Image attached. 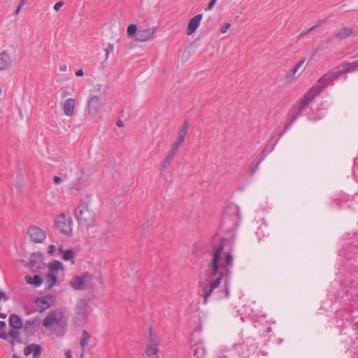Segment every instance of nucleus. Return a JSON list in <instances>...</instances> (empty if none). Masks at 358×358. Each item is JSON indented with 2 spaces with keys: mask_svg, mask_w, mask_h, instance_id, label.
<instances>
[{
  "mask_svg": "<svg viewBox=\"0 0 358 358\" xmlns=\"http://www.w3.org/2000/svg\"><path fill=\"white\" fill-rule=\"evenodd\" d=\"M101 106L102 103L100 98L96 95L90 94L87 103L88 114L92 117H94L100 110Z\"/></svg>",
  "mask_w": 358,
  "mask_h": 358,
  "instance_id": "8",
  "label": "nucleus"
},
{
  "mask_svg": "<svg viewBox=\"0 0 358 358\" xmlns=\"http://www.w3.org/2000/svg\"><path fill=\"white\" fill-rule=\"evenodd\" d=\"M88 302L85 299H80L76 306V314L74 317L75 323L77 325H83L85 323L88 315Z\"/></svg>",
  "mask_w": 358,
  "mask_h": 358,
  "instance_id": "5",
  "label": "nucleus"
},
{
  "mask_svg": "<svg viewBox=\"0 0 358 358\" xmlns=\"http://www.w3.org/2000/svg\"><path fill=\"white\" fill-rule=\"evenodd\" d=\"M55 185H59L62 182V178L59 176H55L53 178Z\"/></svg>",
  "mask_w": 358,
  "mask_h": 358,
  "instance_id": "42",
  "label": "nucleus"
},
{
  "mask_svg": "<svg viewBox=\"0 0 358 358\" xmlns=\"http://www.w3.org/2000/svg\"><path fill=\"white\" fill-rule=\"evenodd\" d=\"M65 355L67 358H71V352L70 350H68L65 352Z\"/></svg>",
  "mask_w": 358,
  "mask_h": 358,
  "instance_id": "54",
  "label": "nucleus"
},
{
  "mask_svg": "<svg viewBox=\"0 0 358 358\" xmlns=\"http://www.w3.org/2000/svg\"><path fill=\"white\" fill-rule=\"evenodd\" d=\"M64 5V3L63 1H58L57 3H56L54 6V10H56V11H58L59 10V9L62 8V6Z\"/></svg>",
  "mask_w": 358,
  "mask_h": 358,
  "instance_id": "39",
  "label": "nucleus"
},
{
  "mask_svg": "<svg viewBox=\"0 0 358 358\" xmlns=\"http://www.w3.org/2000/svg\"><path fill=\"white\" fill-rule=\"evenodd\" d=\"M192 350L196 358H202L206 355V348L202 343L194 344L192 347Z\"/></svg>",
  "mask_w": 358,
  "mask_h": 358,
  "instance_id": "24",
  "label": "nucleus"
},
{
  "mask_svg": "<svg viewBox=\"0 0 358 358\" xmlns=\"http://www.w3.org/2000/svg\"><path fill=\"white\" fill-rule=\"evenodd\" d=\"M188 123L187 122H185L182 129H180V131H179V134H178V141H176L174 143H179L178 144V148L180 146L182 142L184 140V138L185 136V135L187 134V131H188Z\"/></svg>",
  "mask_w": 358,
  "mask_h": 358,
  "instance_id": "30",
  "label": "nucleus"
},
{
  "mask_svg": "<svg viewBox=\"0 0 358 358\" xmlns=\"http://www.w3.org/2000/svg\"><path fill=\"white\" fill-rule=\"evenodd\" d=\"M137 27L136 24H130L127 27V35L129 37L132 36L135 33H137Z\"/></svg>",
  "mask_w": 358,
  "mask_h": 358,
  "instance_id": "36",
  "label": "nucleus"
},
{
  "mask_svg": "<svg viewBox=\"0 0 358 358\" xmlns=\"http://www.w3.org/2000/svg\"><path fill=\"white\" fill-rule=\"evenodd\" d=\"M239 208L238 206L231 204L228 206L224 210L220 230L224 234L219 238L217 242H214L213 245L220 243L223 239L230 240L232 243V248H234V241L235 238L234 229L239 222Z\"/></svg>",
  "mask_w": 358,
  "mask_h": 358,
  "instance_id": "3",
  "label": "nucleus"
},
{
  "mask_svg": "<svg viewBox=\"0 0 358 358\" xmlns=\"http://www.w3.org/2000/svg\"><path fill=\"white\" fill-rule=\"evenodd\" d=\"M69 94H70V93H69V91H67V90H64L62 91V98H64V97H66V96H69Z\"/></svg>",
  "mask_w": 358,
  "mask_h": 358,
  "instance_id": "48",
  "label": "nucleus"
},
{
  "mask_svg": "<svg viewBox=\"0 0 358 358\" xmlns=\"http://www.w3.org/2000/svg\"><path fill=\"white\" fill-rule=\"evenodd\" d=\"M233 266L232 243L230 240L223 239L220 243L213 245V259L208 265L209 276L215 280H206L200 284L204 303L211 296L213 290L217 288L224 275H229Z\"/></svg>",
  "mask_w": 358,
  "mask_h": 358,
  "instance_id": "1",
  "label": "nucleus"
},
{
  "mask_svg": "<svg viewBox=\"0 0 358 358\" xmlns=\"http://www.w3.org/2000/svg\"><path fill=\"white\" fill-rule=\"evenodd\" d=\"M225 295L227 297L229 296V289L227 286L225 287Z\"/></svg>",
  "mask_w": 358,
  "mask_h": 358,
  "instance_id": "52",
  "label": "nucleus"
},
{
  "mask_svg": "<svg viewBox=\"0 0 358 358\" xmlns=\"http://www.w3.org/2000/svg\"><path fill=\"white\" fill-rule=\"evenodd\" d=\"M41 320L38 318L28 320L24 324V329L27 334L32 335L35 332L36 327L39 326Z\"/></svg>",
  "mask_w": 358,
  "mask_h": 358,
  "instance_id": "15",
  "label": "nucleus"
},
{
  "mask_svg": "<svg viewBox=\"0 0 358 358\" xmlns=\"http://www.w3.org/2000/svg\"><path fill=\"white\" fill-rule=\"evenodd\" d=\"M319 24H316L315 26H313L312 27H310L306 32H303L300 34L299 37H302L303 36H305L307 33L311 31L312 30H313L315 28H316Z\"/></svg>",
  "mask_w": 358,
  "mask_h": 358,
  "instance_id": "43",
  "label": "nucleus"
},
{
  "mask_svg": "<svg viewBox=\"0 0 358 358\" xmlns=\"http://www.w3.org/2000/svg\"><path fill=\"white\" fill-rule=\"evenodd\" d=\"M343 73L358 71V60L352 62H346L342 64Z\"/></svg>",
  "mask_w": 358,
  "mask_h": 358,
  "instance_id": "25",
  "label": "nucleus"
},
{
  "mask_svg": "<svg viewBox=\"0 0 358 358\" xmlns=\"http://www.w3.org/2000/svg\"><path fill=\"white\" fill-rule=\"evenodd\" d=\"M217 0H210L208 7L206 8V10H210L213 8Z\"/></svg>",
  "mask_w": 358,
  "mask_h": 358,
  "instance_id": "38",
  "label": "nucleus"
},
{
  "mask_svg": "<svg viewBox=\"0 0 358 358\" xmlns=\"http://www.w3.org/2000/svg\"><path fill=\"white\" fill-rule=\"evenodd\" d=\"M89 275L88 273H85L82 276H74L70 281L71 286L75 289H85L87 288L85 278Z\"/></svg>",
  "mask_w": 358,
  "mask_h": 358,
  "instance_id": "11",
  "label": "nucleus"
},
{
  "mask_svg": "<svg viewBox=\"0 0 358 358\" xmlns=\"http://www.w3.org/2000/svg\"><path fill=\"white\" fill-rule=\"evenodd\" d=\"M155 29H138L136 34V40L138 41H147L153 37Z\"/></svg>",
  "mask_w": 358,
  "mask_h": 358,
  "instance_id": "13",
  "label": "nucleus"
},
{
  "mask_svg": "<svg viewBox=\"0 0 358 358\" xmlns=\"http://www.w3.org/2000/svg\"><path fill=\"white\" fill-rule=\"evenodd\" d=\"M352 329L358 331V320L357 321H353Z\"/></svg>",
  "mask_w": 358,
  "mask_h": 358,
  "instance_id": "47",
  "label": "nucleus"
},
{
  "mask_svg": "<svg viewBox=\"0 0 358 358\" xmlns=\"http://www.w3.org/2000/svg\"><path fill=\"white\" fill-rule=\"evenodd\" d=\"M8 336H9L8 334L6 333L5 331L0 332V338L3 340H7Z\"/></svg>",
  "mask_w": 358,
  "mask_h": 358,
  "instance_id": "44",
  "label": "nucleus"
},
{
  "mask_svg": "<svg viewBox=\"0 0 358 358\" xmlns=\"http://www.w3.org/2000/svg\"><path fill=\"white\" fill-rule=\"evenodd\" d=\"M1 300H3V301H7L8 300V296L3 291H0V301ZM6 317H7L6 313H3L0 312V317L1 318L5 319V318H6Z\"/></svg>",
  "mask_w": 358,
  "mask_h": 358,
  "instance_id": "34",
  "label": "nucleus"
},
{
  "mask_svg": "<svg viewBox=\"0 0 358 358\" xmlns=\"http://www.w3.org/2000/svg\"><path fill=\"white\" fill-rule=\"evenodd\" d=\"M110 232H106L105 234H103V236H104L106 238H107V236L109 235Z\"/></svg>",
  "mask_w": 358,
  "mask_h": 358,
  "instance_id": "56",
  "label": "nucleus"
},
{
  "mask_svg": "<svg viewBox=\"0 0 358 358\" xmlns=\"http://www.w3.org/2000/svg\"><path fill=\"white\" fill-rule=\"evenodd\" d=\"M6 324L4 321H0V329H3Z\"/></svg>",
  "mask_w": 358,
  "mask_h": 358,
  "instance_id": "51",
  "label": "nucleus"
},
{
  "mask_svg": "<svg viewBox=\"0 0 358 358\" xmlns=\"http://www.w3.org/2000/svg\"><path fill=\"white\" fill-rule=\"evenodd\" d=\"M80 358H83V357H80Z\"/></svg>",
  "mask_w": 358,
  "mask_h": 358,
  "instance_id": "60",
  "label": "nucleus"
},
{
  "mask_svg": "<svg viewBox=\"0 0 358 358\" xmlns=\"http://www.w3.org/2000/svg\"><path fill=\"white\" fill-rule=\"evenodd\" d=\"M343 73L342 70L335 69L329 71L320 78L317 83L310 89L301 99L296 108L298 110L296 115H293L291 121L285 125V130L289 129L297 118L302 115L306 107L318 95L329 83L338 78Z\"/></svg>",
  "mask_w": 358,
  "mask_h": 358,
  "instance_id": "2",
  "label": "nucleus"
},
{
  "mask_svg": "<svg viewBox=\"0 0 358 358\" xmlns=\"http://www.w3.org/2000/svg\"><path fill=\"white\" fill-rule=\"evenodd\" d=\"M20 329H12L9 331L8 335L12 338L13 341L21 343V338H20Z\"/></svg>",
  "mask_w": 358,
  "mask_h": 358,
  "instance_id": "32",
  "label": "nucleus"
},
{
  "mask_svg": "<svg viewBox=\"0 0 358 358\" xmlns=\"http://www.w3.org/2000/svg\"><path fill=\"white\" fill-rule=\"evenodd\" d=\"M158 347L155 342L152 330H149V345L145 350V353L148 357L157 356Z\"/></svg>",
  "mask_w": 358,
  "mask_h": 358,
  "instance_id": "12",
  "label": "nucleus"
},
{
  "mask_svg": "<svg viewBox=\"0 0 358 358\" xmlns=\"http://www.w3.org/2000/svg\"><path fill=\"white\" fill-rule=\"evenodd\" d=\"M8 323L12 329H21L23 327L21 318L16 314L10 315Z\"/></svg>",
  "mask_w": 358,
  "mask_h": 358,
  "instance_id": "23",
  "label": "nucleus"
},
{
  "mask_svg": "<svg viewBox=\"0 0 358 358\" xmlns=\"http://www.w3.org/2000/svg\"><path fill=\"white\" fill-rule=\"evenodd\" d=\"M230 27V24H224L221 27V32L225 33L228 29Z\"/></svg>",
  "mask_w": 358,
  "mask_h": 358,
  "instance_id": "41",
  "label": "nucleus"
},
{
  "mask_svg": "<svg viewBox=\"0 0 358 358\" xmlns=\"http://www.w3.org/2000/svg\"><path fill=\"white\" fill-rule=\"evenodd\" d=\"M33 353L34 358H38L41 353V347L38 344H30L24 349V354L29 355Z\"/></svg>",
  "mask_w": 358,
  "mask_h": 358,
  "instance_id": "19",
  "label": "nucleus"
},
{
  "mask_svg": "<svg viewBox=\"0 0 358 358\" xmlns=\"http://www.w3.org/2000/svg\"><path fill=\"white\" fill-rule=\"evenodd\" d=\"M241 319L242 322H244V318L243 316L241 317Z\"/></svg>",
  "mask_w": 358,
  "mask_h": 358,
  "instance_id": "58",
  "label": "nucleus"
},
{
  "mask_svg": "<svg viewBox=\"0 0 358 358\" xmlns=\"http://www.w3.org/2000/svg\"><path fill=\"white\" fill-rule=\"evenodd\" d=\"M101 89V84H96L94 85V91H100Z\"/></svg>",
  "mask_w": 358,
  "mask_h": 358,
  "instance_id": "49",
  "label": "nucleus"
},
{
  "mask_svg": "<svg viewBox=\"0 0 358 358\" xmlns=\"http://www.w3.org/2000/svg\"><path fill=\"white\" fill-rule=\"evenodd\" d=\"M75 217L80 226L91 227L94 225L96 215L84 201H80L75 210Z\"/></svg>",
  "mask_w": 358,
  "mask_h": 358,
  "instance_id": "4",
  "label": "nucleus"
},
{
  "mask_svg": "<svg viewBox=\"0 0 358 358\" xmlns=\"http://www.w3.org/2000/svg\"><path fill=\"white\" fill-rule=\"evenodd\" d=\"M259 156H260V158L256 163L255 166L254 167L253 166L250 167V175L251 176L255 173L256 169L258 168L259 164L264 159L263 151L260 153Z\"/></svg>",
  "mask_w": 358,
  "mask_h": 358,
  "instance_id": "35",
  "label": "nucleus"
},
{
  "mask_svg": "<svg viewBox=\"0 0 358 358\" xmlns=\"http://www.w3.org/2000/svg\"><path fill=\"white\" fill-rule=\"evenodd\" d=\"M220 358H225V357H220Z\"/></svg>",
  "mask_w": 358,
  "mask_h": 358,
  "instance_id": "59",
  "label": "nucleus"
},
{
  "mask_svg": "<svg viewBox=\"0 0 358 358\" xmlns=\"http://www.w3.org/2000/svg\"><path fill=\"white\" fill-rule=\"evenodd\" d=\"M76 76H83V71L82 69H80V70L77 71L76 73Z\"/></svg>",
  "mask_w": 358,
  "mask_h": 358,
  "instance_id": "50",
  "label": "nucleus"
},
{
  "mask_svg": "<svg viewBox=\"0 0 358 358\" xmlns=\"http://www.w3.org/2000/svg\"><path fill=\"white\" fill-rule=\"evenodd\" d=\"M266 326H262V329H263L264 331H265L266 329Z\"/></svg>",
  "mask_w": 358,
  "mask_h": 358,
  "instance_id": "57",
  "label": "nucleus"
},
{
  "mask_svg": "<svg viewBox=\"0 0 358 358\" xmlns=\"http://www.w3.org/2000/svg\"><path fill=\"white\" fill-rule=\"evenodd\" d=\"M45 283L48 288H52L57 281V273H53L52 272H49L46 274L45 277Z\"/></svg>",
  "mask_w": 358,
  "mask_h": 358,
  "instance_id": "28",
  "label": "nucleus"
},
{
  "mask_svg": "<svg viewBox=\"0 0 358 358\" xmlns=\"http://www.w3.org/2000/svg\"><path fill=\"white\" fill-rule=\"evenodd\" d=\"M52 299V296L46 295L43 297L38 298L36 300V303L38 309L41 312H43L50 307V301Z\"/></svg>",
  "mask_w": 358,
  "mask_h": 358,
  "instance_id": "17",
  "label": "nucleus"
},
{
  "mask_svg": "<svg viewBox=\"0 0 358 358\" xmlns=\"http://www.w3.org/2000/svg\"><path fill=\"white\" fill-rule=\"evenodd\" d=\"M265 326H266V329H265L266 330L264 331V336H265L266 333H268L271 331V325L268 324V323L266 324Z\"/></svg>",
  "mask_w": 358,
  "mask_h": 358,
  "instance_id": "45",
  "label": "nucleus"
},
{
  "mask_svg": "<svg viewBox=\"0 0 358 358\" xmlns=\"http://www.w3.org/2000/svg\"><path fill=\"white\" fill-rule=\"evenodd\" d=\"M74 107L75 100L73 98L67 99L63 105V110L64 114L68 117L72 116L74 112Z\"/></svg>",
  "mask_w": 358,
  "mask_h": 358,
  "instance_id": "20",
  "label": "nucleus"
},
{
  "mask_svg": "<svg viewBox=\"0 0 358 358\" xmlns=\"http://www.w3.org/2000/svg\"><path fill=\"white\" fill-rule=\"evenodd\" d=\"M305 60L306 59H303L301 61H300L298 64H296L294 66V67L289 71V73L287 75V78H292L300 69V67L303 65V64L305 62Z\"/></svg>",
  "mask_w": 358,
  "mask_h": 358,
  "instance_id": "33",
  "label": "nucleus"
},
{
  "mask_svg": "<svg viewBox=\"0 0 358 358\" xmlns=\"http://www.w3.org/2000/svg\"><path fill=\"white\" fill-rule=\"evenodd\" d=\"M55 249H56V248H55V245H50L49 246V248H48V252H49L50 254H52V253L55 251Z\"/></svg>",
  "mask_w": 358,
  "mask_h": 358,
  "instance_id": "46",
  "label": "nucleus"
},
{
  "mask_svg": "<svg viewBox=\"0 0 358 358\" xmlns=\"http://www.w3.org/2000/svg\"><path fill=\"white\" fill-rule=\"evenodd\" d=\"M26 3V0H22L20 1V3H19L17 9H16V11H15V13L16 14H18V13L20 12V10H21V8H22V6L25 4Z\"/></svg>",
  "mask_w": 358,
  "mask_h": 358,
  "instance_id": "40",
  "label": "nucleus"
},
{
  "mask_svg": "<svg viewBox=\"0 0 358 358\" xmlns=\"http://www.w3.org/2000/svg\"><path fill=\"white\" fill-rule=\"evenodd\" d=\"M30 239L34 243H42L46 237L43 230L36 226H31L28 230Z\"/></svg>",
  "mask_w": 358,
  "mask_h": 358,
  "instance_id": "9",
  "label": "nucleus"
},
{
  "mask_svg": "<svg viewBox=\"0 0 358 358\" xmlns=\"http://www.w3.org/2000/svg\"><path fill=\"white\" fill-rule=\"evenodd\" d=\"M355 33V30L350 27H344L339 30L336 37L340 40H343Z\"/></svg>",
  "mask_w": 358,
  "mask_h": 358,
  "instance_id": "26",
  "label": "nucleus"
},
{
  "mask_svg": "<svg viewBox=\"0 0 358 358\" xmlns=\"http://www.w3.org/2000/svg\"><path fill=\"white\" fill-rule=\"evenodd\" d=\"M251 312L252 313L251 320L253 322L254 327L257 329L258 334L264 336V331L262 329V326H265L266 324L268 323L266 320V316L263 314H260L259 310L255 311L253 308H251Z\"/></svg>",
  "mask_w": 358,
  "mask_h": 358,
  "instance_id": "7",
  "label": "nucleus"
},
{
  "mask_svg": "<svg viewBox=\"0 0 358 358\" xmlns=\"http://www.w3.org/2000/svg\"><path fill=\"white\" fill-rule=\"evenodd\" d=\"M25 281L27 284L32 285L35 287H40L43 282V279L38 275H34V276L27 275L24 278Z\"/></svg>",
  "mask_w": 358,
  "mask_h": 358,
  "instance_id": "21",
  "label": "nucleus"
},
{
  "mask_svg": "<svg viewBox=\"0 0 358 358\" xmlns=\"http://www.w3.org/2000/svg\"><path fill=\"white\" fill-rule=\"evenodd\" d=\"M202 17H203L202 14H198L189 20V22L188 23L187 28V31H186V33L187 35H191L194 32H195V31L197 29V28L199 27V26L200 24V22H201Z\"/></svg>",
  "mask_w": 358,
  "mask_h": 358,
  "instance_id": "14",
  "label": "nucleus"
},
{
  "mask_svg": "<svg viewBox=\"0 0 358 358\" xmlns=\"http://www.w3.org/2000/svg\"><path fill=\"white\" fill-rule=\"evenodd\" d=\"M42 260L43 255L41 253L34 252L31 255L29 259V266L32 268L34 271H36L34 267H36V268H41L39 264H43Z\"/></svg>",
  "mask_w": 358,
  "mask_h": 358,
  "instance_id": "16",
  "label": "nucleus"
},
{
  "mask_svg": "<svg viewBox=\"0 0 358 358\" xmlns=\"http://www.w3.org/2000/svg\"><path fill=\"white\" fill-rule=\"evenodd\" d=\"M72 219L69 214L62 213L55 220V226L61 233L70 236L72 234Z\"/></svg>",
  "mask_w": 358,
  "mask_h": 358,
  "instance_id": "6",
  "label": "nucleus"
},
{
  "mask_svg": "<svg viewBox=\"0 0 358 358\" xmlns=\"http://www.w3.org/2000/svg\"><path fill=\"white\" fill-rule=\"evenodd\" d=\"M66 69V66H62L60 67V70L62 71H65Z\"/></svg>",
  "mask_w": 358,
  "mask_h": 358,
  "instance_id": "55",
  "label": "nucleus"
},
{
  "mask_svg": "<svg viewBox=\"0 0 358 358\" xmlns=\"http://www.w3.org/2000/svg\"><path fill=\"white\" fill-rule=\"evenodd\" d=\"M179 143H173L171 151L166 157L165 159L162 162V168L166 169L171 163V161L173 159L176 152L178 150Z\"/></svg>",
  "mask_w": 358,
  "mask_h": 358,
  "instance_id": "22",
  "label": "nucleus"
},
{
  "mask_svg": "<svg viewBox=\"0 0 358 358\" xmlns=\"http://www.w3.org/2000/svg\"><path fill=\"white\" fill-rule=\"evenodd\" d=\"M60 254H62V259L65 261L72 260L74 258V252L72 250H63L62 248H59Z\"/></svg>",
  "mask_w": 358,
  "mask_h": 358,
  "instance_id": "31",
  "label": "nucleus"
},
{
  "mask_svg": "<svg viewBox=\"0 0 358 358\" xmlns=\"http://www.w3.org/2000/svg\"><path fill=\"white\" fill-rule=\"evenodd\" d=\"M117 126L119 127H122L124 126V123L122 120H118L117 122Z\"/></svg>",
  "mask_w": 358,
  "mask_h": 358,
  "instance_id": "53",
  "label": "nucleus"
},
{
  "mask_svg": "<svg viewBox=\"0 0 358 358\" xmlns=\"http://www.w3.org/2000/svg\"><path fill=\"white\" fill-rule=\"evenodd\" d=\"M49 272H52L53 273H57L59 271H64L63 264L58 261L54 260L50 262L48 265Z\"/></svg>",
  "mask_w": 358,
  "mask_h": 358,
  "instance_id": "27",
  "label": "nucleus"
},
{
  "mask_svg": "<svg viewBox=\"0 0 358 358\" xmlns=\"http://www.w3.org/2000/svg\"><path fill=\"white\" fill-rule=\"evenodd\" d=\"M114 50V45L112 43H108L107 48L105 49L106 56V59H108L109 54Z\"/></svg>",
  "mask_w": 358,
  "mask_h": 358,
  "instance_id": "37",
  "label": "nucleus"
},
{
  "mask_svg": "<svg viewBox=\"0 0 358 358\" xmlns=\"http://www.w3.org/2000/svg\"><path fill=\"white\" fill-rule=\"evenodd\" d=\"M60 324L62 326L66 325V322L63 321L62 318H58L57 313L54 310L50 311L48 315L45 317L43 322V325L45 328L50 327L54 324Z\"/></svg>",
  "mask_w": 358,
  "mask_h": 358,
  "instance_id": "10",
  "label": "nucleus"
},
{
  "mask_svg": "<svg viewBox=\"0 0 358 358\" xmlns=\"http://www.w3.org/2000/svg\"><path fill=\"white\" fill-rule=\"evenodd\" d=\"M12 64V60L10 55L6 52L0 53V71H5L10 68Z\"/></svg>",
  "mask_w": 358,
  "mask_h": 358,
  "instance_id": "18",
  "label": "nucleus"
},
{
  "mask_svg": "<svg viewBox=\"0 0 358 358\" xmlns=\"http://www.w3.org/2000/svg\"><path fill=\"white\" fill-rule=\"evenodd\" d=\"M90 337V335L86 330L83 331L82 338H81V340L80 342V345L82 348V352L80 354L81 357H83L84 350H85V346L88 344Z\"/></svg>",
  "mask_w": 358,
  "mask_h": 358,
  "instance_id": "29",
  "label": "nucleus"
}]
</instances>
